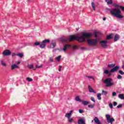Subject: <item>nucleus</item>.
<instances>
[{"mask_svg": "<svg viewBox=\"0 0 124 124\" xmlns=\"http://www.w3.org/2000/svg\"><path fill=\"white\" fill-rule=\"evenodd\" d=\"M59 67H60V68L59 69V71H62V66H59Z\"/></svg>", "mask_w": 124, "mask_h": 124, "instance_id": "5fc2aeb1", "label": "nucleus"}, {"mask_svg": "<svg viewBox=\"0 0 124 124\" xmlns=\"http://www.w3.org/2000/svg\"><path fill=\"white\" fill-rule=\"evenodd\" d=\"M91 99L92 101H93V102H95V100H94V98L93 97H92L91 98Z\"/></svg>", "mask_w": 124, "mask_h": 124, "instance_id": "09e8293b", "label": "nucleus"}, {"mask_svg": "<svg viewBox=\"0 0 124 124\" xmlns=\"http://www.w3.org/2000/svg\"><path fill=\"white\" fill-rule=\"evenodd\" d=\"M93 36V34L90 33H84L82 36H77L75 35H71L69 38V41L71 42L72 40H78L79 42H85L86 38H90Z\"/></svg>", "mask_w": 124, "mask_h": 124, "instance_id": "f257e3e1", "label": "nucleus"}, {"mask_svg": "<svg viewBox=\"0 0 124 124\" xmlns=\"http://www.w3.org/2000/svg\"><path fill=\"white\" fill-rule=\"evenodd\" d=\"M102 48H107V45L104 44H102Z\"/></svg>", "mask_w": 124, "mask_h": 124, "instance_id": "4c0bfd02", "label": "nucleus"}, {"mask_svg": "<svg viewBox=\"0 0 124 124\" xmlns=\"http://www.w3.org/2000/svg\"><path fill=\"white\" fill-rule=\"evenodd\" d=\"M106 10H108V11H110L111 15H114V14L116 11H117V8H106Z\"/></svg>", "mask_w": 124, "mask_h": 124, "instance_id": "1a4fd4ad", "label": "nucleus"}, {"mask_svg": "<svg viewBox=\"0 0 124 124\" xmlns=\"http://www.w3.org/2000/svg\"><path fill=\"white\" fill-rule=\"evenodd\" d=\"M106 2L108 4H112L113 3V1L112 0H106Z\"/></svg>", "mask_w": 124, "mask_h": 124, "instance_id": "4be33fe9", "label": "nucleus"}, {"mask_svg": "<svg viewBox=\"0 0 124 124\" xmlns=\"http://www.w3.org/2000/svg\"><path fill=\"white\" fill-rule=\"evenodd\" d=\"M77 31H78V29H77Z\"/></svg>", "mask_w": 124, "mask_h": 124, "instance_id": "69168bd1", "label": "nucleus"}, {"mask_svg": "<svg viewBox=\"0 0 124 124\" xmlns=\"http://www.w3.org/2000/svg\"><path fill=\"white\" fill-rule=\"evenodd\" d=\"M117 104H118V103L117 102H113V105L114 106H117Z\"/></svg>", "mask_w": 124, "mask_h": 124, "instance_id": "8fccbe9b", "label": "nucleus"}, {"mask_svg": "<svg viewBox=\"0 0 124 124\" xmlns=\"http://www.w3.org/2000/svg\"><path fill=\"white\" fill-rule=\"evenodd\" d=\"M123 99H124V98H123Z\"/></svg>", "mask_w": 124, "mask_h": 124, "instance_id": "338daca9", "label": "nucleus"}, {"mask_svg": "<svg viewBox=\"0 0 124 124\" xmlns=\"http://www.w3.org/2000/svg\"><path fill=\"white\" fill-rule=\"evenodd\" d=\"M88 89L90 93H96V92L94 91V90H93V88H92V87L91 86H88Z\"/></svg>", "mask_w": 124, "mask_h": 124, "instance_id": "f8f14e48", "label": "nucleus"}, {"mask_svg": "<svg viewBox=\"0 0 124 124\" xmlns=\"http://www.w3.org/2000/svg\"><path fill=\"white\" fill-rule=\"evenodd\" d=\"M78 124H85V120L84 119H79L78 122Z\"/></svg>", "mask_w": 124, "mask_h": 124, "instance_id": "ddd939ff", "label": "nucleus"}, {"mask_svg": "<svg viewBox=\"0 0 124 124\" xmlns=\"http://www.w3.org/2000/svg\"><path fill=\"white\" fill-rule=\"evenodd\" d=\"M65 117L68 118V119H70V117H71V113H66L65 114Z\"/></svg>", "mask_w": 124, "mask_h": 124, "instance_id": "bb28decb", "label": "nucleus"}, {"mask_svg": "<svg viewBox=\"0 0 124 124\" xmlns=\"http://www.w3.org/2000/svg\"><path fill=\"white\" fill-rule=\"evenodd\" d=\"M36 67L37 68H41V67H42V65L38 66V65H36Z\"/></svg>", "mask_w": 124, "mask_h": 124, "instance_id": "de8ad7c7", "label": "nucleus"}, {"mask_svg": "<svg viewBox=\"0 0 124 124\" xmlns=\"http://www.w3.org/2000/svg\"><path fill=\"white\" fill-rule=\"evenodd\" d=\"M88 107L89 108H91V109H93L94 107V105H89Z\"/></svg>", "mask_w": 124, "mask_h": 124, "instance_id": "7c9ffc66", "label": "nucleus"}, {"mask_svg": "<svg viewBox=\"0 0 124 124\" xmlns=\"http://www.w3.org/2000/svg\"><path fill=\"white\" fill-rule=\"evenodd\" d=\"M119 68H120V66H116L115 67H114L113 68L111 69L110 70V72H109V71L108 70H105L104 71V73L105 74H108V77H110V76H111V75H112V73H113V72H115Z\"/></svg>", "mask_w": 124, "mask_h": 124, "instance_id": "f03ea898", "label": "nucleus"}, {"mask_svg": "<svg viewBox=\"0 0 124 124\" xmlns=\"http://www.w3.org/2000/svg\"><path fill=\"white\" fill-rule=\"evenodd\" d=\"M117 78V79L120 80V79H122V78H123V77H122V76H121V75H118Z\"/></svg>", "mask_w": 124, "mask_h": 124, "instance_id": "72a5a7b5", "label": "nucleus"}, {"mask_svg": "<svg viewBox=\"0 0 124 124\" xmlns=\"http://www.w3.org/2000/svg\"><path fill=\"white\" fill-rule=\"evenodd\" d=\"M86 77H87V78H88L89 79H93V78L91 76H86Z\"/></svg>", "mask_w": 124, "mask_h": 124, "instance_id": "ea45409f", "label": "nucleus"}, {"mask_svg": "<svg viewBox=\"0 0 124 124\" xmlns=\"http://www.w3.org/2000/svg\"><path fill=\"white\" fill-rule=\"evenodd\" d=\"M120 39V35L118 34H116L114 37V41L116 42V41H118Z\"/></svg>", "mask_w": 124, "mask_h": 124, "instance_id": "9b49d317", "label": "nucleus"}, {"mask_svg": "<svg viewBox=\"0 0 124 124\" xmlns=\"http://www.w3.org/2000/svg\"><path fill=\"white\" fill-rule=\"evenodd\" d=\"M114 5H115L116 7H117L118 8H121V6H120L119 5H117V4H115Z\"/></svg>", "mask_w": 124, "mask_h": 124, "instance_id": "49530a36", "label": "nucleus"}, {"mask_svg": "<svg viewBox=\"0 0 124 124\" xmlns=\"http://www.w3.org/2000/svg\"><path fill=\"white\" fill-rule=\"evenodd\" d=\"M1 64H2V65H3V66H5L6 65V64L4 62H3V61H1Z\"/></svg>", "mask_w": 124, "mask_h": 124, "instance_id": "a19ab883", "label": "nucleus"}, {"mask_svg": "<svg viewBox=\"0 0 124 124\" xmlns=\"http://www.w3.org/2000/svg\"><path fill=\"white\" fill-rule=\"evenodd\" d=\"M11 55V51L8 49H5L3 52V56H10Z\"/></svg>", "mask_w": 124, "mask_h": 124, "instance_id": "9d476101", "label": "nucleus"}, {"mask_svg": "<svg viewBox=\"0 0 124 124\" xmlns=\"http://www.w3.org/2000/svg\"><path fill=\"white\" fill-rule=\"evenodd\" d=\"M122 67L123 69H124V65H123Z\"/></svg>", "mask_w": 124, "mask_h": 124, "instance_id": "680f3d73", "label": "nucleus"}, {"mask_svg": "<svg viewBox=\"0 0 124 124\" xmlns=\"http://www.w3.org/2000/svg\"><path fill=\"white\" fill-rule=\"evenodd\" d=\"M75 100L76 101H78L79 102H82V100L80 99V97H79V96H77V97H76Z\"/></svg>", "mask_w": 124, "mask_h": 124, "instance_id": "a211bd4d", "label": "nucleus"}, {"mask_svg": "<svg viewBox=\"0 0 124 124\" xmlns=\"http://www.w3.org/2000/svg\"><path fill=\"white\" fill-rule=\"evenodd\" d=\"M49 61L50 62H54V60H53V59H52V58H51V57L49 58Z\"/></svg>", "mask_w": 124, "mask_h": 124, "instance_id": "603ef678", "label": "nucleus"}, {"mask_svg": "<svg viewBox=\"0 0 124 124\" xmlns=\"http://www.w3.org/2000/svg\"><path fill=\"white\" fill-rule=\"evenodd\" d=\"M108 92L107 91H105L104 90H102V94H104V95H107Z\"/></svg>", "mask_w": 124, "mask_h": 124, "instance_id": "393cba45", "label": "nucleus"}, {"mask_svg": "<svg viewBox=\"0 0 124 124\" xmlns=\"http://www.w3.org/2000/svg\"><path fill=\"white\" fill-rule=\"evenodd\" d=\"M101 93H99L97 94V97L99 100H101Z\"/></svg>", "mask_w": 124, "mask_h": 124, "instance_id": "5701e85b", "label": "nucleus"}, {"mask_svg": "<svg viewBox=\"0 0 124 124\" xmlns=\"http://www.w3.org/2000/svg\"><path fill=\"white\" fill-rule=\"evenodd\" d=\"M122 13V12H121V10H120L119 9H116V11L113 14V16H115V17H117V18H119V19H123L124 18V16L120 14Z\"/></svg>", "mask_w": 124, "mask_h": 124, "instance_id": "20e7f679", "label": "nucleus"}, {"mask_svg": "<svg viewBox=\"0 0 124 124\" xmlns=\"http://www.w3.org/2000/svg\"><path fill=\"white\" fill-rule=\"evenodd\" d=\"M109 106L110 108H111V109H112V108H113V104H112V103H109Z\"/></svg>", "mask_w": 124, "mask_h": 124, "instance_id": "a18cd8bd", "label": "nucleus"}, {"mask_svg": "<svg viewBox=\"0 0 124 124\" xmlns=\"http://www.w3.org/2000/svg\"><path fill=\"white\" fill-rule=\"evenodd\" d=\"M61 58H62V56L60 55L58 57H56V60H57V61H60Z\"/></svg>", "mask_w": 124, "mask_h": 124, "instance_id": "e433bc0d", "label": "nucleus"}, {"mask_svg": "<svg viewBox=\"0 0 124 124\" xmlns=\"http://www.w3.org/2000/svg\"><path fill=\"white\" fill-rule=\"evenodd\" d=\"M108 41L107 40H104L100 42L101 44H106Z\"/></svg>", "mask_w": 124, "mask_h": 124, "instance_id": "c756f323", "label": "nucleus"}, {"mask_svg": "<svg viewBox=\"0 0 124 124\" xmlns=\"http://www.w3.org/2000/svg\"><path fill=\"white\" fill-rule=\"evenodd\" d=\"M56 43H52L50 44V48H51L52 49H54V48L56 47Z\"/></svg>", "mask_w": 124, "mask_h": 124, "instance_id": "6ab92c4d", "label": "nucleus"}, {"mask_svg": "<svg viewBox=\"0 0 124 124\" xmlns=\"http://www.w3.org/2000/svg\"><path fill=\"white\" fill-rule=\"evenodd\" d=\"M99 34V32H94V35L95 37L97 36Z\"/></svg>", "mask_w": 124, "mask_h": 124, "instance_id": "473e14b6", "label": "nucleus"}, {"mask_svg": "<svg viewBox=\"0 0 124 124\" xmlns=\"http://www.w3.org/2000/svg\"><path fill=\"white\" fill-rule=\"evenodd\" d=\"M33 67H34L33 65H30L28 66V68H29V69H32V68H33Z\"/></svg>", "mask_w": 124, "mask_h": 124, "instance_id": "f704fd0d", "label": "nucleus"}, {"mask_svg": "<svg viewBox=\"0 0 124 124\" xmlns=\"http://www.w3.org/2000/svg\"><path fill=\"white\" fill-rule=\"evenodd\" d=\"M92 123H93V120H92Z\"/></svg>", "mask_w": 124, "mask_h": 124, "instance_id": "0e129e2a", "label": "nucleus"}, {"mask_svg": "<svg viewBox=\"0 0 124 124\" xmlns=\"http://www.w3.org/2000/svg\"><path fill=\"white\" fill-rule=\"evenodd\" d=\"M56 49H54L53 50V52H56Z\"/></svg>", "mask_w": 124, "mask_h": 124, "instance_id": "bf43d9fd", "label": "nucleus"}, {"mask_svg": "<svg viewBox=\"0 0 124 124\" xmlns=\"http://www.w3.org/2000/svg\"><path fill=\"white\" fill-rule=\"evenodd\" d=\"M119 98H121V99H123L124 97V94H119Z\"/></svg>", "mask_w": 124, "mask_h": 124, "instance_id": "cd10ccee", "label": "nucleus"}, {"mask_svg": "<svg viewBox=\"0 0 124 124\" xmlns=\"http://www.w3.org/2000/svg\"><path fill=\"white\" fill-rule=\"evenodd\" d=\"M19 67V66L17 65L16 64H14L11 66V70H14V69H15V68H18Z\"/></svg>", "mask_w": 124, "mask_h": 124, "instance_id": "f3484780", "label": "nucleus"}, {"mask_svg": "<svg viewBox=\"0 0 124 124\" xmlns=\"http://www.w3.org/2000/svg\"><path fill=\"white\" fill-rule=\"evenodd\" d=\"M106 118L107 119V121L108 124H113V122H115V119L113 118H111V115L109 114L106 115Z\"/></svg>", "mask_w": 124, "mask_h": 124, "instance_id": "0eeeda50", "label": "nucleus"}, {"mask_svg": "<svg viewBox=\"0 0 124 124\" xmlns=\"http://www.w3.org/2000/svg\"><path fill=\"white\" fill-rule=\"evenodd\" d=\"M93 121L96 124H101L99 119H98V118L96 117L94 118Z\"/></svg>", "mask_w": 124, "mask_h": 124, "instance_id": "4468645a", "label": "nucleus"}, {"mask_svg": "<svg viewBox=\"0 0 124 124\" xmlns=\"http://www.w3.org/2000/svg\"><path fill=\"white\" fill-rule=\"evenodd\" d=\"M16 55H17V54H16L13 53L12 54V57H14V56H16Z\"/></svg>", "mask_w": 124, "mask_h": 124, "instance_id": "6e6d98bb", "label": "nucleus"}, {"mask_svg": "<svg viewBox=\"0 0 124 124\" xmlns=\"http://www.w3.org/2000/svg\"><path fill=\"white\" fill-rule=\"evenodd\" d=\"M68 48H71V45L66 44L64 45V47L63 48H58L57 50H58L60 51H62V50H63L64 52H66V49H68Z\"/></svg>", "mask_w": 124, "mask_h": 124, "instance_id": "6e6552de", "label": "nucleus"}, {"mask_svg": "<svg viewBox=\"0 0 124 124\" xmlns=\"http://www.w3.org/2000/svg\"><path fill=\"white\" fill-rule=\"evenodd\" d=\"M113 81V79L111 78H106L104 81V83H105L106 87H111V86H113L114 85V83L111 82V81Z\"/></svg>", "mask_w": 124, "mask_h": 124, "instance_id": "7ed1b4c3", "label": "nucleus"}, {"mask_svg": "<svg viewBox=\"0 0 124 124\" xmlns=\"http://www.w3.org/2000/svg\"><path fill=\"white\" fill-rule=\"evenodd\" d=\"M118 72L119 74H121V75H124V72L123 71L119 70Z\"/></svg>", "mask_w": 124, "mask_h": 124, "instance_id": "2f4dec72", "label": "nucleus"}, {"mask_svg": "<svg viewBox=\"0 0 124 124\" xmlns=\"http://www.w3.org/2000/svg\"><path fill=\"white\" fill-rule=\"evenodd\" d=\"M47 43H50V39H45L44 40L42 44L40 45V48H41L42 49H44V48H45L46 47V44Z\"/></svg>", "mask_w": 124, "mask_h": 124, "instance_id": "39448f33", "label": "nucleus"}, {"mask_svg": "<svg viewBox=\"0 0 124 124\" xmlns=\"http://www.w3.org/2000/svg\"><path fill=\"white\" fill-rule=\"evenodd\" d=\"M87 42H88L89 45H90V46H94L96 45V43L97 42V40L93 39H88V40H87Z\"/></svg>", "mask_w": 124, "mask_h": 124, "instance_id": "423d86ee", "label": "nucleus"}, {"mask_svg": "<svg viewBox=\"0 0 124 124\" xmlns=\"http://www.w3.org/2000/svg\"><path fill=\"white\" fill-rule=\"evenodd\" d=\"M73 118H71V119H70V118H69V119H68V122H69V123H71L72 122H73Z\"/></svg>", "mask_w": 124, "mask_h": 124, "instance_id": "58836bf2", "label": "nucleus"}, {"mask_svg": "<svg viewBox=\"0 0 124 124\" xmlns=\"http://www.w3.org/2000/svg\"><path fill=\"white\" fill-rule=\"evenodd\" d=\"M117 95V93L116 92L112 93V96H116Z\"/></svg>", "mask_w": 124, "mask_h": 124, "instance_id": "c03bdc74", "label": "nucleus"}, {"mask_svg": "<svg viewBox=\"0 0 124 124\" xmlns=\"http://www.w3.org/2000/svg\"><path fill=\"white\" fill-rule=\"evenodd\" d=\"M108 68H112L113 67H116V64L114 63V64H108Z\"/></svg>", "mask_w": 124, "mask_h": 124, "instance_id": "2eb2a0df", "label": "nucleus"}, {"mask_svg": "<svg viewBox=\"0 0 124 124\" xmlns=\"http://www.w3.org/2000/svg\"><path fill=\"white\" fill-rule=\"evenodd\" d=\"M72 113H73V110H72L70 111V113L69 114H71V115H72Z\"/></svg>", "mask_w": 124, "mask_h": 124, "instance_id": "864d4df0", "label": "nucleus"}, {"mask_svg": "<svg viewBox=\"0 0 124 124\" xmlns=\"http://www.w3.org/2000/svg\"><path fill=\"white\" fill-rule=\"evenodd\" d=\"M60 40L62 42H66L67 41V39L64 38H60Z\"/></svg>", "mask_w": 124, "mask_h": 124, "instance_id": "aec40b11", "label": "nucleus"}, {"mask_svg": "<svg viewBox=\"0 0 124 124\" xmlns=\"http://www.w3.org/2000/svg\"><path fill=\"white\" fill-rule=\"evenodd\" d=\"M120 8L122 9V11H124V7L120 6Z\"/></svg>", "mask_w": 124, "mask_h": 124, "instance_id": "3c124183", "label": "nucleus"}, {"mask_svg": "<svg viewBox=\"0 0 124 124\" xmlns=\"http://www.w3.org/2000/svg\"><path fill=\"white\" fill-rule=\"evenodd\" d=\"M27 81H28L29 82H31V81H32V78H27Z\"/></svg>", "mask_w": 124, "mask_h": 124, "instance_id": "c9c22d12", "label": "nucleus"}, {"mask_svg": "<svg viewBox=\"0 0 124 124\" xmlns=\"http://www.w3.org/2000/svg\"><path fill=\"white\" fill-rule=\"evenodd\" d=\"M103 21H105V20H106V17H104L103 18Z\"/></svg>", "mask_w": 124, "mask_h": 124, "instance_id": "13d9d810", "label": "nucleus"}, {"mask_svg": "<svg viewBox=\"0 0 124 124\" xmlns=\"http://www.w3.org/2000/svg\"><path fill=\"white\" fill-rule=\"evenodd\" d=\"M17 64H20V62H17Z\"/></svg>", "mask_w": 124, "mask_h": 124, "instance_id": "e2e57ef3", "label": "nucleus"}, {"mask_svg": "<svg viewBox=\"0 0 124 124\" xmlns=\"http://www.w3.org/2000/svg\"><path fill=\"white\" fill-rule=\"evenodd\" d=\"M112 38H113V34H110L107 36L106 39L107 40H110Z\"/></svg>", "mask_w": 124, "mask_h": 124, "instance_id": "dca6fc26", "label": "nucleus"}, {"mask_svg": "<svg viewBox=\"0 0 124 124\" xmlns=\"http://www.w3.org/2000/svg\"><path fill=\"white\" fill-rule=\"evenodd\" d=\"M122 107H123V105L122 104H120V105L117 106V108H122Z\"/></svg>", "mask_w": 124, "mask_h": 124, "instance_id": "79ce46f5", "label": "nucleus"}, {"mask_svg": "<svg viewBox=\"0 0 124 124\" xmlns=\"http://www.w3.org/2000/svg\"><path fill=\"white\" fill-rule=\"evenodd\" d=\"M16 56H18L19 58H23V57H24V54H23V53H18L16 54Z\"/></svg>", "mask_w": 124, "mask_h": 124, "instance_id": "b1692460", "label": "nucleus"}, {"mask_svg": "<svg viewBox=\"0 0 124 124\" xmlns=\"http://www.w3.org/2000/svg\"><path fill=\"white\" fill-rule=\"evenodd\" d=\"M82 104H83V105H85V106H87L88 105V104H90V102L89 101H82Z\"/></svg>", "mask_w": 124, "mask_h": 124, "instance_id": "412c9836", "label": "nucleus"}, {"mask_svg": "<svg viewBox=\"0 0 124 124\" xmlns=\"http://www.w3.org/2000/svg\"><path fill=\"white\" fill-rule=\"evenodd\" d=\"M86 49V48L85 47H81V50H85Z\"/></svg>", "mask_w": 124, "mask_h": 124, "instance_id": "4d7b16f0", "label": "nucleus"}, {"mask_svg": "<svg viewBox=\"0 0 124 124\" xmlns=\"http://www.w3.org/2000/svg\"><path fill=\"white\" fill-rule=\"evenodd\" d=\"M79 113H80V114H83V113H84V111L82 109H79Z\"/></svg>", "mask_w": 124, "mask_h": 124, "instance_id": "37998d69", "label": "nucleus"}, {"mask_svg": "<svg viewBox=\"0 0 124 124\" xmlns=\"http://www.w3.org/2000/svg\"><path fill=\"white\" fill-rule=\"evenodd\" d=\"M91 4H92V7L93 8V10H95V6H94V2H92Z\"/></svg>", "mask_w": 124, "mask_h": 124, "instance_id": "a878e982", "label": "nucleus"}, {"mask_svg": "<svg viewBox=\"0 0 124 124\" xmlns=\"http://www.w3.org/2000/svg\"><path fill=\"white\" fill-rule=\"evenodd\" d=\"M34 45L35 46H38L39 45H40V42H35L34 44Z\"/></svg>", "mask_w": 124, "mask_h": 124, "instance_id": "c85d7f7f", "label": "nucleus"}, {"mask_svg": "<svg viewBox=\"0 0 124 124\" xmlns=\"http://www.w3.org/2000/svg\"><path fill=\"white\" fill-rule=\"evenodd\" d=\"M74 48H77V46H74Z\"/></svg>", "mask_w": 124, "mask_h": 124, "instance_id": "052dcab7", "label": "nucleus"}]
</instances>
